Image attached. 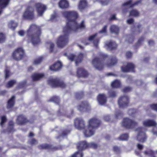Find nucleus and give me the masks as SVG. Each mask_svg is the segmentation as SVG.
<instances>
[{"mask_svg":"<svg viewBox=\"0 0 157 157\" xmlns=\"http://www.w3.org/2000/svg\"><path fill=\"white\" fill-rule=\"evenodd\" d=\"M59 112L60 113L59 114L58 113V115H63L67 116L68 118H71L72 116L73 113V110H71L70 111H67L66 109L63 110L60 109Z\"/></svg>","mask_w":157,"mask_h":157,"instance_id":"17","label":"nucleus"},{"mask_svg":"<svg viewBox=\"0 0 157 157\" xmlns=\"http://www.w3.org/2000/svg\"><path fill=\"white\" fill-rule=\"evenodd\" d=\"M62 14L68 21V22L67 23L66 26L64 28V32H66V29H68L73 31H76L79 28H85L84 21H82L80 25H78L76 21V19L78 17V14L76 11L73 10L64 11L63 12Z\"/></svg>","mask_w":157,"mask_h":157,"instance_id":"1","label":"nucleus"},{"mask_svg":"<svg viewBox=\"0 0 157 157\" xmlns=\"http://www.w3.org/2000/svg\"><path fill=\"white\" fill-rule=\"evenodd\" d=\"M105 46L108 50H111L116 49L117 47V45L115 42L110 41L106 42Z\"/></svg>","mask_w":157,"mask_h":157,"instance_id":"20","label":"nucleus"},{"mask_svg":"<svg viewBox=\"0 0 157 157\" xmlns=\"http://www.w3.org/2000/svg\"><path fill=\"white\" fill-rule=\"evenodd\" d=\"M107 98L105 94H100L98 96L97 100L100 105H103L107 101Z\"/></svg>","mask_w":157,"mask_h":157,"instance_id":"18","label":"nucleus"},{"mask_svg":"<svg viewBox=\"0 0 157 157\" xmlns=\"http://www.w3.org/2000/svg\"><path fill=\"white\" fill-rule=\"evenodd\" d=\"M136 112V110L134 109H131L129 110L128 113L130 116H133V115Z\"/></svg>","mask_w":157,"mask_h":157,"instance_id":"52","label":"nucleus"},{"mask_svg":"<svg viewBox=\"0 0 157 157\" xmlns=\"http://www.w3.org/2000/svg\"><path fill=\"white\" fill-rule=\"evenodd\" d=\"M10 0H0V7L1 9H4L9 4Z\"/></svg>","mask_w":157,"mask_h":157,"instance_id":"34","label":"nucleus"},{"mask_svg":"<svg viewBox=\"0 0 157 157\" xmlns=\"http://www.w3.org/2000/svg\"><path fill=\"white\" fill-rule=\"evenodd\" d=\"M144 38L143 37H140L138 40L137 44L139 45L141 44L144 41Z\"/></svg>","mask_w":157,"mask_h":157,"instance_id":"60","label":"nucleus"},{"mask_svg":"<svg viewBox=\"0 0 157 157\" xmlns=\"http://www.w3.org/2000/svg\"><path fill=\"white\" fill-rule=\"evenodd\" d=\"M15 96H13L8 101L7 105V108L8 109L11 108L13 107L15 103Z\"/></svg>","mask_w":157,"mask_h":157,"instance_id":"31","label":"nucleus"},{"mask_svg":"<svg viewBox=\"0 0 157 157\" xmlns=\"http://www.w3.org/2000/svg\"><path fill=\"white\" fill-rule=\"evenodd\" d=\"M144 128L143 127L138 128L136 130L137 132V140L141 143H144L146 140L147 136L144 132Z\"/></svg>","mask_w":157,"mask_h":157,"instance_id":"4","label":"nucleus"},{"mask_svg":"<svg viewBox=\"0 0 157 157\" xmlns=\"http://www.w3.org/2000/svg\"><path fill=\"white\" fill-rule=\"evenodd\" d=\"M135 67L134 65L132 63H128L126 66H123L121 68V70L123 72H134Z\"/></svg>","mask_w":157,"mask_h":157,"instance_id":"16","label":"nucleus"},{"mask_svg":"<svg viewBox=\"0 0 157 157\" xmlns=\"http://www.w3.org/2000/svg\"><path fill=\"white\" fill-rule=\"evenodd\" d=\"M24 54V51L21 48H19L15 50L13 52L12 57L16 61H19L21 59Z\"/></svg>","mask_w":157,"mask_h":157,"instance_id":"8","label":"nucleus"},{"mask_svg":"<svg viewBox=\"0 0 157 157\" xmlns=\"http://www.w3.org/2000/svg\"><path fill=\"white\" fill-rule=\"evenodd\" d=\"M121 83L119 80H115L111 84V86L113 88H118L120 86Z\"/></svg>","mask_w":157,"mask_h":157,"instance_id":"37","label":"nucleus"},{"mask_svg":"<svg viewBox=\"0 0 157 157\" xmlns=\"http://www.w3.org/2000/svg\"><path fill=\"white\" fill-rule=\"evenodd\" d=\"M26 117L23 115H21L18 117L17 120V123L19 125H23L28 122Z\"/></svg>","mask_w":157,"mask_h":157,"instance_id":"25","label":"nucleus"},{"mask_svg":"<svg viewBox=\"0 0 157 157\" xmlns=\"http://www.w3.org/2000/svg\"><path fill=\"white\" fill-rule=\"evenodd\" d=\"M6 118L5 116H3L1 117V122L0 124L2 126L3 124L6 122Z\"/></svg>","mask_w":157,"mask_h":157,"instance_id":"55","label":"nucleus"},{"mask_svg":"<svg viewBox=\"0 0 157 157\" xmlns=\"http://www.w3.org/2000/svg\"><path fill=\"white\" fill-rule=\"evenodd\" d=\"M151 107L153 109L157 111V104L151 105Z\"/></svg>","mask_w":157,"mask_h":157,"instance_id":"63","label":"nucleus"},{"mask_svg":"<svg viewBox=\"0 0 157 157\" xmlns=\"http://www.w3.org/2000/svg\"><path fill=\"white\" fill-rule=\"evenodd\" d=\"M83 58V54L82 53H80L77 56L73 54H71L67 56L68 59L71 61L74 60L75 61V64L76 65H77L78 64L81 62Z\"/></svg>","mask_w":157,"mask_h":157,"instance_id":"9","label":"nucleus"},{"mask_svg":"<svg viewBox=\"0 0 157 157\" xmlns=\"http://www.w3.org/2000/svg\"><path fill=\"white\" fill-rule=\"evenodd\" d=\"M59 6L61 8H66L68 7L69 3L66 0H61L59 3Z\"/></svg>","mask_w":157,"mask_h":157,"instance_id":"30","label":"nucleus"},{"mask_svg":"<svg viewBox=\"0 0 157 157\" xmlns=\"http://www.w3.org/2000/svg\"><path fill=\"white\" fill-rule=\"evenodd\" d=\"M17 25V23L13 20H11L8 23V27L13 30H15Z\"/></svg>","mask_w":157,"mask_h":157,"instance_id":"28","label":"nucleus"},{"mask_svg":"<svg viewBox=\"0 0 157 157\" xmlns=\"http://www.w3.org/2000/svg\"><path fill=\"white\" fill-rule=\"evenodd\" d=\"M62 64L60 62H58L50 67V68L51 70L57 71L61 68Z\"/></svg>","mask_w":157,"mask_h":157,"instance_id":"27","label":"nucleus"},{"mask_svg":"<svg viewBox=\"0 0 157 157\" xmlns=\"http://www.w3.org/2000/svg\"><path fill=\"white\" fill-rule=\"evenodd\" d=\"M74 124L76 128L78 130H82L86 128L84 121L81 118L76 119L74 121Z\"/></svg>","mask_w":157,"mask_h":157,"instance_id":"13","label":"nucleus"},{"mask_svg":"<svg viewBox=\"0 0 157 157\" xmlns=\"http://www.w3.org/2000/svg\"><path fill=\"white\" fill-rule=\"evenodd\" d=\"M110 30L112 33H117L119 32V28L117 26L113 25L111 26Z\"/></svg>","mask_w":157,"mask_h":157,"instance_id":"36","label":"nucleus"},{"mask_svg":"<svg viewBox=\"0 0 157 157\" xmlns=\"http://www.w3.org/2000/svg\"><path fill=\"white\" fill-rule=\"evenodd\" d=\"M117 62V60L115 57H110L107 63V65L108 66H112L116 64Z\"/></svg>","mask_w":157,"mask_h":157,"instance_id":"33","label":"nucleus"},{"mask_svg":"<svg viewBox=\"0 0 157 157\" xmlns=\"http://www.w3.org/2000/svg\"><path fill=\"white\" fill-rule=\"evenodd\" d=\"M77 73L78 76L80 77H86L88 75V73L86 71L82 68H78Z\"/></svg>","mask_w":157,"mask_h":157,"instance_id":"26","label":"nucleus"},{"mask_svg":"<svg viewBox=\"0 0 157 157\" xmlns=\"http://www.w3.org/2000/svg\"><path fill=\"white\" fill-rule=\"evenodd\" d=\"M142 27L141 25H139L136 28V31L135 33L136 34L140 33L142 31Z\"/></svg>","mask_w":157,"mask_h":157,"instance_id":"54","label":"nucleus"},{"mask_svg":"<svg viewBox=\"0 0 157 157\" xmlns=\"http://www.w3.org/2000/svg\"><path fill=\"white\" fill-rule=\"evenodd\" d=\"M13 122L12 121H10L9 122V126L8 128V129L10 132H12L13 131Z\"/></svg>","mask_w":157,"mask_h":157,"instance_id":"50","label":"nucleus"},{"mask_svg":"<svg viewBox=\"0 0 157 157\" xmlns=\"http://www.w3.org/2000/svg\"><path fill=\"white\" fill-rule=\"evenodd\" d=\"M126 41L128 42L129 43H132L134 39V38L132 35L127 36L126 37Z\"/></svg>","mask_w":157,"mask_h":157,"instance_id":"47","label":"nucleus"},{"mask_svg":"<svg viewBox=\"0 0 157 157\" xmlns=\"http://www.w3.org/2000/svg\"><path fill=\"white\" fill-rule=\"evenodd\" d=\"M132 53L130 52H128L126 53V56L128 58L131 57L132 56Z\"/></svg>","mask_w":157,"mask_h":157,"instance_id":"64","label":"nucleus"},{"mask_svg":"<svg viewBox=\"0 0 157 157\" xmlns=\"http://www.w3.org/2000/svg\"><path fill=\"white\" fill-rule=\"evenodd\" d=\"M83 96V93L82 92L77 93L76 94V97L77 98L80 99Z\"/></svg>","mask_w":157,"mask_h":157,"instance_id":"51","label":"nucleus"},{"mask_svg":"<svg viewBox=\"0 0 157 157\" xmlns=\"http://www.w3.org/2000/svg\"><path fill=\"white\" fill-rule=\"evenodd\" d=\"M113 150L114 151L117 153H119L121 151L120 148L117 146H115L113 147Z\"/></svg>","mask_w":157,"mask_h":157,"instance_id":"56","label":"nucleus"},{"mask_svg":"<svg viewBox=\"0 0 157 157\" xmlns=\"http://www.w3.org/2000/svg\"><path fill=\"white\" fill-rule=\"evenodd\" d=\"M48 83L52 87H59L63 88L66 86L65 84L58 78H50L48 80Z\"/></svg>","mask_w":157,"mask_h":157,"instance_id":"5","label":"nucleus"},{"mask_svg":"<svg viewBox=\"0 0 157 157\" xmlns=\"http://www.w3.org/2000/svg\"><path fill=\"white\" fill-rule=\"evenodd\" d=\"M128 135L127 134H124L121 135L118 138V139L122 141L125 140H128Z\"/></svg>","mask_w":157,"mask_h":157,"instance_id":"42","label":"nucleus"},{"mask_svg":"<svg viewBox=\"0 0 157 157\" xmlns=\"http://www.w3.org/2000/svg\"><path fill=\"white\" fill-rule=\"evenodd\" d=\"M144 153L150 156V157H157V150L156 151H153L151 150H149L145 151Z\"/></svg>","mask_w":157,"mask_h":157,"instance_id":"32","label":"nucleus"},{"mask_svg":"<svg viewBox=\"0 0 157 157\" xmlns=\"http://www.w3.org/2000/svg\"><path fill=\"white\" fill-rule=\"evenodd\" d=\"M82 156L83 154L81 152V151L78 150V151L73 154L71 156V157H82Z\"/></svg>","mask_w":157,"mask_h":157,"instance_id":"45","label":"nucleus"},{"mask_svg":"<svg viewBox=\"0 0 157 157\" xmlns=\"http://www.w3.org/2000/svg\"><path fill=\"white\" fill-rule=\"evenodd\" d=\"M143 124L144 126L148 127L151 126L155 127L157 125V123L154 120L149 119H147L144 121Z\"/></svg>","mask_w":157,"mask_h":157,"instance_id":"21","label":"nucleus"},{"mask_svg":"<svg viewBox=\"0 0 157 157\" xmlns=\"http://www.w3.org/2000/svg\"><path fill=\"white\" fill-rule=\"evenodd\" d=\"M92 64L97 69L101 70L103 68V65L99 59L96 58L93 59Z\"/></svg>","mask_w":157,"mask_h":157,"instance_id":"15","label":"nucleus"},{"mask_svg":"<svg viewBox=\"0 0 157 157\" xmlns=\"http://www.w3.org/2000/svg\"><path fill=\"white\" fill-rule=\"evenodd\" d=\"M139 15V12L136 10H132L129 12V16L135 17L138 16Z\"/></svg>","mask_w":157,"mask_h":157,"instance_id":"38","label":"nucleus"},{"mask_svg":"<svg viewBox=\"0 0 157 157\" xmlns=\"http://www.w3.org/2000/svg\"><path fill=\"white\" fill-rule=\"evenodd\" d=\"M101 123L100 121L96 118H92L89 121L88 126L95 130L99 126Z\"/></svg>","mask_w":157,"mask_h":157,"instance_id":"12","label":"nucleus"},{"mask_svg":"<svg viewBox=\"0 0 157 157\" xmlns=\"http://www.w3.org/2000/svg\"><path fill=\"white\" fill-rule=\"evenodd\" d=\"M23 17L25 19L32 20L34 18V11L31 6H29L26 9L23 15Z\"/></svg>","mask_w":157,"mask_h":157,"instance_id":"7","label":"nucleus"},{"mask_svg":"<svg viewBox=\"0 0 157 157\" xmlns=\"http://www.w3.org/2000/svg\"><path fill=\"white\" fill-rule=\"evenodd\" d=\"M83 132L85 136L86 137H90L93 135L95 132V130L88 126L87 129L85 128H83Z\"/></svg>","mask_w":157,"mask_h":157,"instance_id":"19","label":"nucleus"},{"mask_svg":"<svg viewBox=\"0 0 157 157\" xmlns=\"http://www.w3.org/2000/svg\"><path fill=\"white\" fill-rule=\"evenodd\" d=\"M70 132V130H64L63 131L61 135H60L57 138V139H59L60 138H62L63 139V137L67 135V134L69 133Z\"/></svg>","mask_w":157,"mask_h":157,"instance_id":"44","label":"nucleus"},{"mask_svg":"<svg viewBox=\"0 0 157 157\" xmlns=\"http://www.w3.org/2000/svg\"><path fill=\"white\" fill-rule=\"evenodd\" d=\"M98 33H95L90 36L88 38V40L90 41H93V43L94 47L98 48L99 43V39L97 37Z\"/></svg>","mask_w":157,"mask_h":157,"instance_id":"14","label":"nucleus"},{"mask_svg":"<svg viewBox=\"0 0 157 157\" xmlns=\"http://www.w3.org/2000/svg\"><path fill=\"white\" fill-rule=\"evenodd\" d=\"M6 37L4 34L0 33V43H2L5 41Z\"/></svg>","mask_w":157,"mask_h":157,"instance_id":"48","label":"nucleus"},{"mask_svg":"<svg viewBox=\"0 0 157 157\" xmlns=\"http://www.w3.org/2000/svg\"><path fill=\"white\" fill-rule=\"evenodd\" d=\"M26 83L25 81H24L19 83L18 86L19 88L23 87Z\"/></svg>","mask_w":157,"mask_h":157,"instance_id":"59","label":"nucleus"},{"mask_svg":"<svg viewBox=\"0 0 157 157\" xmlns=\"http://www.w3.org/2000/svg\"><path fill=\"white\" fill-rule=\"evenodd\" d=\"M107 28V26L105 25L102 29L101 30L99 31V33H105L106 32V30Z\"/></svg>","mask_w":157,"mask_h":157,"instance_id":"57","label":"nucleus"},{"mask_svg":"<svg viewBox=\"0 0 157 157\" xmlns=\"http://www.w3.org/2000/svg\"><path fill=\"white\" fill-rule=\"evenodd\" d=\"M87 6V2L85 0H81L78 5V7L80 10L84 9Z\"/></svg>","mask_w":157,"mask_h":157,"instance_id":"35","label":"nucleus"},{"mask_svg":"<svg viewBox=\"0 0 157 157\" xmlns=\"http://www.w3.org/2000/svg\"><path fill=\"white\" fill-rule=\"evenodd\" d=\"M41 34L40 29L35 24L31 25L27 33V36L30 39L32 44L35 45L38 44L40 41V36Z\"/></svg>","mask_w":157,"mask_h":157,"instance_id":"2","label":"nucleus"},{"mask_svg":"<svg viewBox=\"0 0 157 157\" xmlns=\"http://www.w3.org/2000/svg\"><path fill=\"white\" fill-rule=\"evenodd\" d=\"M88 146L86 141H82L77 144V148L78 150L82 151L85 149Z\"/></svg>","mask_w":157,"mask_h":157,"instance_id":"24","label":"nucleus"},{"mask_svg":"<svg viewBox=\"0 0 157 157\" xmlns=\"http://www.w3.org/2000/svg\"><path fill=\"white\" fill-rule=\"evenodd\" d=\"M49 101L53 102L55 103L58 104L59 101V98L58 97L54 96L51 98Z\"/></svg>","mask_w":157,"mask_h":157,"instance_id":"41","label":"nucleus"},{"mask_svg":"<svg viewBox=\"0 0 157 157\" xmlns=\"http://www.w3.org/2000/svg\"><path fill=\"white\" fill-rule=\"evenodd\" d=\"M89 105L86 101H84L82 102L81 104L78 107V110L81 112L86 111L89 107Z\"/></svg>","mask_w":157,"mask_h":157,"instance_id":"22","label":"nucleus"},{"mask_svg":"<svg viewBox=\"0 0 157 157\" xmlns=\"http://www.w3.org/2000/svg\"><path fill=\"white\" fill-rule=\"evenodd\" d=\"M132 1L131 0H130L129 1L123 4L122 6L124 7L127 8L129 7H131L140 3L141 2V0H140L137 1L133 4L132 3Z\"/></svg>","mask_w":157,"mask_h":157,"instance_id":"23","label":"nucleus"},{"mask_svg":"<svg viewBox=\"0 0 157 157\" xmlns=\"http://www.w3.org/2000/svg\"><path fill=\"white\" fill-rule=\"evenodd\" d=\"M16 83V81L15 80H11L9 81L6 85V87L9 88L12 86Z\"/></svg>","mask_w":157,"mask_h":157,"instance_id":"46","label":"nucleus"},{"mask_svg":"<svg viewBox=\"0 0 157 157\" xmlns=\"http://www.w3.org/2000/svg\"><path fill=\"white\" fill-rule=\"evenodd\" d=\"M129 102L128 97L127 96H123L119 98L118 103L120 107L124 108L128 106Z\"/></svg>","mask_w":157,"mask_h":157,"instance_id":"11","label":"nucleus"},{"mask_svg":"<svg viewBox=\"0 0 157 157\" xmlns=\"http://www.w3.org/2000/svg\"><path fill=\"white\" fill-rule=\"evenodd\" d=\"M34 6L39 16H42L46 10V6L41 3H35Z\"/></svg>","mask_w":157,"mask_h":157,"instance_id":"10","label":"nucleus"},{"mask_svg":"<svg viewBox=\"0 0 157 157\" xmlns=\"http://www.w3.org/2000/svg\"><path fill=\"white\" fill-rule=\"evenodd\" d=\"M5 78H9L10 75V72L9 70L6 69L5 70Z\"/></svg>","mask_w":157,"mask_h":157,"instance_id":"58","label":"nucleus"},{"mask_svg":"<svg viewBox=\"0 0 157 157\" xmlns=\"http://www.w3.org/2000/svg\"><path fill=\"white\" fill-rule=\"evenodd\" d=\"M42 60V57H40L36 59L33 62L34 64L35 65H37L40 63Z\"/></svg>","mask_w":157,"mask_h":157,"instance_id":"49","label":"nucleus"},{"mask_svg":"<svg viewBox=\"0 0 157 157\" xmlns=\"http://www.w3.org/2000/svg\"><path fill=\"white\" fill-rule=\"evenodd\" d=\"M131 88L129 87H126L123 89V91L124 92H127L131 90Z\"/></svg>","mask_w":157,"mask_h":157,"instance_id":"61","label":"nucleus"},{"mask_svg":"<svg viewBox=\"0 0 157 157\" xmlns=\"http://www.w3.org/2000/svg\"><path fill=\"white\" fill-rule=\"evenodd\" d=\"M75 32L71 29H67L65 32H64V29L63 30V34L60 35L58 38L56 44L58 47L62 48L66 46L68 41V34L71 32Z\"/></svg>","mask_w":157,"mask_h":157,"instance_id":"3","label":"nucleus"},{"mask_svg":"<svg viewBox=\"0 0 157 157\" xmlns=\"http://www.w3.org/2000/svg\"><path fill=\"white\" fill-rule=\"evenodd\" d=\"M108 95L109 97L114 98L116 96L117 93L115 91L111 90L109 92Z\"/></svg>","mask_w":157,"mask_h":157,"instance_id":"43","label":"nucleus"},{"mask_svg":"<svg viewBox=\"0 0 157 157\" xmlns=\"http://www.w3.org/2000/svg\"><path fill=\"white\" fill-rule=\"evenodd\" d=\"M39 147L41 148L49 149L53 148L52 145L47 144H42Z\"/></svg>","mask_w":157,"mask_h":157,"instance_id":"40","label":"nucleus"},{"mask_svg":"<svg viewBox=\"0 0 157 157\" xmlns=\"http://www.w3.org/2000/svg\"><path fill=\"white\" fill-rule=\"evenodd\" d=\"M19 35L21 36H23L25 33V32L23 30H20L18 32Z\"/></svg>","mask_w":157,"mask_h":157,"instance_id":"62","label":"nucleus"},{"mask_svg":"<svg viewBox=\"0 0 157 157\" xmlns=\"http://www.w3.org/2000/svg\"><path fill=\"white\" fill-rule=\"evenodd\" d=\"M138 124V123L134 120L126 118L124 119L122 125L126 128L130 129L134 128Z\"/></svg>","mask_w":157,"mask_h":157,"instance_id":"6","label":"nucleus"},{"mask_svg":"<svg viewBox=\"0 0 157 157\" xmlns=\"http://www.w3.org/2000/svg\"><path fill=\"white\" fill-rule=\"evenodd\" d=\"M46 46L47 47L49 48V49L50 52L53 51L54 47V44L53 43L49 41L47 42Z\"/></svg>","mask_w":157,"mask_h":157,"instance_id":"39","label":"nucleus"},{"mask_svg":"<svg viewBox=\"0 0 157 157\" xmlns=\"http://www.w3.org/2000/svg\"><path fill=\"white\" fill-rule=\"evenodd\" d=\"M29 143L31 145H35L37 144V141L34 139H32L29 141Z\"/></svg>","mask_w":157,"mask_h":157,"instance_id":"53","label":"nucleus"},{"mask_svg":"<svg viewBox=\"0 0 157 157\" xmlns=\"http://www.w3.org/2000/svg\"><path fill=\"white\" fill-rule=\"evenodd\" d=\"M44 76V74H43L35 73L32 75V78L33 81H36L43 78Z\"/></svg>","mask_w":157,"mask_h":157,"instance_id":"29","label":"nucleus"}]
</instances>
